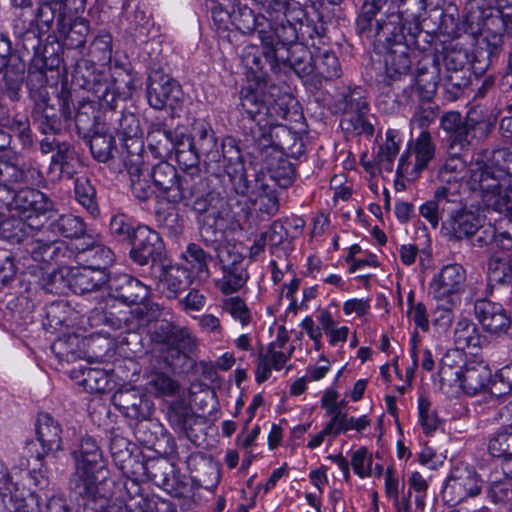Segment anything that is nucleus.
Segmentation results:
<instances>
[{
    "mask_svg": "<svg viewBox=\"0 0 512 512\" xmlns=\"http://www.w3.org/2000/svg\"><path fill=\"white\" fill-rule=\"evenodd\" d=\"M508 110L512 112V103ZM501 127L512 135V116L503 118ZM469 183L472 189L482 190L496 208L512 211V147L479 156L471 168Z\"/></svg>",
    "mask_w": 512,
    "mask_h": 512,
    "instance_id": "1",
    "label": "nucleus"
},
{
    "mask_svg": "<svg viewBox=\"0 0 512 512\" xmlns=\"http://www.w3.org/2000/svg\"><path fill=\"white\" fill-rule=\"evenodd\" d=\"M239 101V111L252 122L245 136L253 145L257 142L258 131L271 134V128L287 118L292 99L280 95L276 87L264 89L260 85H248L240 90Z\"/></svg>",
    "mask_w": 512,
    "mask_h": 512,
    "instance_id": "2",
    "label": "nucleus"
},
{
    "mask_svg": "<svg viewBox=\"0 0 512 512\" xmlns=\"http://www.w3.org/2000/svg\"><path fill=\"white\" fill-rule=\"evenodd\" d=\"M86 0H41L37 10L38 20L47 28L57 20L58 33L64 37L69 49L81 48L89 33L88 21L78 16L85 9Z\"/></svg>",
    "mask_w": 512,
    "mask_h": 512,
    "instance_id": "3",
    "label": "nucleus"
},
{
    "mask_svg": "<svg viewBox=\"0 0 512 512\" xmlns=\"http://www.w3.org/2000/svg\"><path fill=\"white\" fill-rule=\"evenodd\" d=\"M111 275L104 270H95L86 266L62 267L47 275L44 281V288L50 292L62 293L65 287H70L75 293L84 294L109 287Z\"/></svg>",
    "mask_w": 512,
    "mask_h": 512,
    "instance_id": "4",
    "label": "nucleus"
},
{
    "mask_svg": "<svg viewBox=\"0 0 512 512\" xmlns=\"http://www.w3.org/2000/svg\"><path fill=\"white\" fill-rule=\"evenodd\" d=\"M397 9L387 15L386 20H377L375 29L382 30L383 36L395 37V33L408 35L409 44H416L421 33L420 18L426 11V0H392Z\"/></svg>",
    "mask_w": 512,
    "mask_h": 512,
    "instance_id": "5",
    "label": "nucleus"
},
{
    "mask_svg": "<svg viewBox=\"0 0 512 512\" xmlns=\"http://www.w3.org/2000/svg\"><path fill=\"white\" fill-rule=\"evenodd\" d=\"M195 204L185 205L202 215L200 222V235L207 247H211L218 254L219 250L229 249L222 245L224 233L227 227L223 200L217 199L214 203L204 195L199 188L193 195Z\"/></svg>",
    "mask_w": 512,
    "mask_h": 512,
    "instance_id": "6",
    "label": "nucleus"
},
{
    "mask_svg": "<svg viewBox=\"0 0 512 512\" xmlns=\"http://www.w3.org/2000/svg\"><path fill=\"white\" fill-rule=\"evenodd\" d=\"M150 178L155 189L170 203H182L191 205L196 202L193 195L201 188V183L193 177H182L178 175L176 168L166 162L160 161L152 168H149Z\"/></svg>",
    "mask_w": 512,
    "mask_h": 512,
    "instance_id": "7",
    "label": "nucleus"
},
{
    "mask_svg": "<svg viewBox=\"0 0 512 512\" xmlns=\"http://www.w3.org/2000/svg\"><path fill=\"white\" fill-rule=\"evenodd\" d=\"M85 78L87 89L93 90L95 95L110 109H116L118 101L131 98L134 91L135 78L125 67L115 64L110 68V79H102L99 75L90 73Z\"/></svg>",
    "mask_w": 512,
    "mask_h": 512,
    "instance_id": "8",
    "label": "nucleus"
},
{
    "mask_svg": "<svg viewBox=\"0 0 512 512\" xmlns=\"http://www.w3.org/2000/svg\"><path fill=\"white\" fill-rule=\"evenodd\" d=\"M257 142L253 144V153L262 163L279 187L288 188L293 184L295 171L291 162L285 157L283 150L274 143L272 134L257 132Z\"/></svg>",
    "mask_w": 512,
    "mask_h": 512,
    "instance_id": "9",
    "label": "nucleus"
},
{
    "mask_svg": "<svg viewBox=\"0 0 512 512\" xmlns=\"http://www.w3.org/2000/svg\"><path fill=\"white\" fill-rule=\"evenodd\" d=\"M336 108L342 113L340 125L344 131L355 135H373L374 126L367 120L369 104L361 87L343 92L336 102Z\"/></svg>",
    "mask_w": 512,
    "mask_h": 512,
    "instance_id": "10",
    "label": "nucleus"
},
{
    "mask_svg": "<svg viewBox=\"0 0 512 512\" xmlns=\"http://www.w3.org/2000/svg\"><path fill=\"white\" fill-rule=\"evenodd\" d=\"M28 87L34 102L33 118L43 134H56L61 130V118L57 109L50 105L46 75L42 71L29 72Z\"/></svg>",
    "mask_w": 512,
    "mask_h": 512,
    "instance_id": "11",
    "label": "nucleus"
},
{
    "mask_svg": "<svg viewBox=\"0 0 512 512\" xmlns=\"http://www.w3.org/2000/svg\"><path fill=\"white\" fill-rule=\"evenodd\" d=\"M71 455L74 460V471L70 479H101L104 477L109 480L107 462L93 437H83L78 448Z\"/></svg>",
    "mask_w": 512,
    "mask_h": 512,
    "instance_id": "12",
    "label": "nucleus"
},
{
    "mask_svg": "<svg viewBox=\"0 0 512 512\" xmlns=\"http://www.w3.org/2000/svg\"><path fill=\"white\" fill-rule=\"evenodd\" d=\"M376 30V36L379 42L388 46V51L384 58L385 74L390 80H400L407 76L411 70V53L418 47L416 44H409L405 33H395V37L383 36L382 30Z\"/></svg>",
    "mask_w": 512,
    "mask_h": 512,
    "instance_id": "13",
    "label": "nucleus"
},
{
    "mask_svg": "<svg viewBox=\"0 0 512 512\" xmlns=\"http://www.w3.org/2000/svg\"><path fill=\"white\" fill-rule=\"evenodd\" d=\"M109 480L69 479V490L77 501L76 512H101L112 497L106 489Z\"/></svg>",
    "mask_w": 512,
    "mask_h": 512,
    "instance_id": "14",
    "label": "nucleus"
},
{
    "mask_svg": "<svg viewBox=\"0 0 512 512\" xmlns=\"http://www.w3.org/2000/svg\"><path fill=\"white\" fill-rule=\"evenodd\" d=\"M481 490L482 480L473 468L455 467L445 482L442 495L448 504L457 505L469 497L479 495Z\"/></svg>",
    "mask_w": 512,
    "mask_h": 512,
    "instance_id": "15",
    "label": "nucleus"
},
{
    "mask_svg": "<svg viewBox=\"0 0 512 512\" xmlns=\"http://www.w3.org/2000/svg\"><path fill=\"white\" fill-rule=\"evenodd\" d=\"M465 280L466 273L461 265H446L433 277L429 287L430 293L437 302L457 305Z\"/></svg>",
    "mask_w": 512,
    "mask_h": 512,
    "instance_id": "16",
    "label": "nucleus"
},
{
    "mask_svg": "<svg viewBox=\"0 0 512 512\" xmlns=\"http://www.w3.org/2000/svg\"><path fill=\"white\" fill-rule=\"evenodd\" d=\"M181 96V86L174 78L160 70L150 72L147 78L146 97L152 108L156 110H162L167 106L174 108Z\"/></svg>",
    "mask_w": 512,
    "mask_h": 512,
    "instance_id": "17",
    "label": "nucleus"
},
{
    "mask_svg": "<svg viewBox=\"0 0 512 512\" xmlns=\"http://www.w3.org/2000/svg\"><path fill=\"white\" fill-rule=\"evenodd\" d=\"M258 38L263 45L260 49L257 45H246L241 54L243 65L252 73L262 71L265 62H269L271 66L279 61L278 52L284 48L277 40V36L273 29H259Z\"/></svg>",
    "mask_w": 512,
    "mask_h": 512,
    "instance_id": "18",
    "label": "nucleus"
},
{
    "mask_svg": "<svg viewBox=\"0 0 512 512\" xmlns=\"http://www.w3.org/2000/svg\"><path fill=\"white\" fill-rule=\"evenodd\" d=\"M41 171L34 166H17L9 161L0 160V206L11 199L15 185L33 186L42 182Z\"/></svg>",
    "mask_w": 512,
    "mask_h": 512,
    "instance_id": "19",
    "label": "nucleus"
},
{
    "mask_svg": "<svg viewBox=\"0 0 512 512\" xmlns=\"http://www.w3.org/2000/svg\"><path fill=\"white\" fill-rule=\"evenodd\" d=\"M493 152L494 150L491 152L483 151L481 153H478L476 157L471 161L469 166H467L466 161L460 156V153H458V151L448 152L449 157L439 167L437 177L438 180L442 183V186L456 185L460 180L465 178L468 171L469 176L467 180V185L469 186L470 190L473 192H478L486 206L491 207L493 210L498 211L500 213H507V215L512 217V211L506 209L500 210L496 208L493 204H490V202L485 198V195L482 190L472 189L469 183L471 179V168L473 164L476 163L477 158L483 154H488L490 156Z\"/></svg>",
    "mask_w": 512,
    "mask_h": 512,
    "instance_id": "20",
    "label": "nucleus"
},
{
    "mask_svg": "<svg viewBox=\"0 0 512 512\" xmlns=\"http://www.w3.org/2000/svg\"><path fill=\"white\" fill-rule=\"evenodd\" d=\"M217 258L223 273L216 281L217 288L225 295L239 291L248 278L246 271L241 267L242 255L230 249H222L218 251Z\"/></svg>",
    "mask_w": 512,
    "mask_h": 512,
    "instance_id": "21",
    "label": "nucleus"
},
{
    "mask_svg": "<svg viewBox=\"0 0 512 512\" xmlns=\"http://www.w3.org/2000/svg\"><path fill=\"white\" fill-rule=\"evenodd\" d=\"M2 206L9 207L19 216L29 220L50 211L53 208V203L41 191L27 187L17 192L14 188L11 191V199Z\"/></svg>",
    "mask_w": 512,
    "mask_h": 512,
    "instance_id": "22",
    "label": "nucleus"
},
{
    "mask_svg": "<svg viewBox=\"0 0 512 512\" xmlns=\"http://www.w3.org/2000/svg\"><path fill=\"white\" fill-rule=\"evenodd\" d=\"M108 290L113 298L127 305H140L150 295L147 285L126 273L111 275Z\"/></svg>",
    "mask_w": 512,
    "mask_h": 512,
    "instance_id": "23",
    "label": "nucleus"
},
{
    "mask_svg": "<svg viewBox=\"0 0 512 512\" xmlns=\"http://www.w3.org/2000/svg\"><path fill=\"white\" fill-rule=\"evenodd\" d=\"M112 403L122 415L133 420L147 419L151 414L152 402L136 387L116 391Z\"/></svg>",
    "mask_w": 512,
    "mask_h": 512,
    "instance_id": "24",
    "label": "nucleus"
},
{
    "mask_svg": "<svg viewBox=\"0 0 512 512\" xmlns=\"http://www.w3.org/2000/svg\"><path fill=\"white\" fill-rule=\"evenodd\" d=\"M459 207L460 200L457 187L452 190L451 187L440 186L435 191L434 199L422 204L419 212L433 228H437L444 215L448 216V213Z\"/></svg>",
    "mask_w": 512,
    "mask_h": 512,
    "instance_id": "25",
    "label": "nucleus"
},
{
    "mask_svg": "<svg viewBox=\"0 0 512 512\" xmlns=\"http://www.w3.org/2000/svg\"><path fill=\"white\" fill-rule=\"evenodd\" d=\"M131 242V258L141 266L148 264L150 259L155 260L161 256L164 249L159 234L148 226H138Z\"/></svg>",
    "mask_w": 512,
    "mask_h": 512,
    "instance_id": "26",
    "label": "nucleus"
},
{
    "mask_svg": "<svg viewBox=\"0 0 512 512\" xmlns=\"http://www.w3.org/2000/svg\"><path fill=\"white\" fill-rule=\"evenodd\" d=\"M28 253L37 262H55L59 265L66 264L76 256L65 242L46 239L45 234L30 240Z\"/></svg>",
    "mask_w": 512,
    "mask_h": 512,
    "instance_id": "27",
    "label": "nucleus"
},
{
    "mask_svg": "<svg viewBox=\"0 0 512 512\" xmlns=\"http://www.w3.org/2000/svg\"><path fill=\"white\" fill-rule=\"evenodd\" d=\"M36 437L42 449L41 452L36 454V459L39 461H42L45 456L55 454L62 449V427L48 413H40L38 415Z\"/></svg>",
    "mask_w": 512,
    "mask_h": 512,
    "instance_id": "28",
    "label": "nucleus"
},
{
    "mask_svg": "<svg viewBox=\"0 0 512 512\" xmlns=\"http://www.w3.org/2000/svg\"><path fill=\"white\" fill-rule=\"evenodd\" d=\"M185 136L174 133L165 122H153L147 134L148 147L155 157L167 158L178 146H184Z\"/></svg>",
    "mask_w": 512,
    "mask_h": 512,
    "instance_id": "29",
    "label": "nucleus"
},
{
    "mask_svg": "<svg viewBox=\"0 0 512 512\" xmlns=\"http://www.w3.org/2000/svg\"><path fill=\"white\" fill-rule=\"evenodd\" d=\"M27 220L19 215L3 219L1 214L0 236L12 244L22 243L28 253L30 240L43 236L45 231Z\"/></svg>",
    "mask_w": 512,
    "mask_h": 512,
    "instance_id": "30",
    "label": "nucleus"
},
{
    "mask_svg": "<svg viewBox=\"0 0 512 512\" xmlns=\"http://www.w3.org/2000/svg\"><path fill=\"white\" fill-rule=\"evenodd\" d=\"M475 315L483 328L495 335L506 333L511 326V318L498 303L487 300L477 301L475 304Z\"/></svg>",
    "mask_w": 512,
    "mask_h": 512,
    "instance_id": "31",
    "label": "nucleus"
},
{
    "mask_svg": "<svg viewBox=\"0 0 512 512\" xmlns=\"http://www.w3.org/2000/svg\"><path fill=\"white\" fill-rule=\"evenodd\" d=\"M482 226V219L472 211L462 208L453 209L443 220V229L446 234L455 239H463L472 236Z\"/></svg>",
    "mask_w": 512,
    "mask_h": 512,
    "instance_id": "32",
    "label": "nucleus"
},
{
    "mask_svg": "<svg viewBox=\"0 0 512 512\" xmlns=\"http://www.w3.org/2000/svg\"><path fill=\"white\" fill-rule=\"evenodd\" d=\"M232 26L244 34L256 32L259 29H273L269 20L263 15H255L251 8L240 2L232 4Z\"/></svg>",
    "mask_w": 512,
    "mask_h": 512,
    "instance_id": "33",
    "label": "nucleus"
},
{
    "mask_svg": "<svg viewBox=\"0 0 512 512\" xmlns=\"http://www.w3.org/2000/svg\"><path fill=\"white\" fill-rule=\"evenodd\" d=\"M58 101L62 117L65 120H71L74 118L78 129L86 130L94 123V108L91 102L81 103L77 111L74 113L71 108V93L64 87L61 88L58 95Z\"/></svg>",
    "mask_w": 512,
    "mask_h": 512,
    "instance_id": "34",
    "label": "nucleus"
},
{
    "mask_svg": "<svg viewBox=\"0 0 512 512\" xmlns=\"http://www.w3.org/2000/svg\"><path fill=\"white\" fill-rule=\"evenodd\" d=\"M491 382V371L483 363L467 364L463 367L460 387L464 393L473 396L486 390Z\"/></svg>",
    "mask_w": 512,
    "mask_h": 512,
    "instance_id": "35",
    "label": "nucleus"
},
{
    "mask_svg": "<svg viewBox=\"0 0 512 512\" xmlns=\"http://www.w3.org/2000/svg\"><path fill=\"white\" fill-rule=\"evenodd\" d=\"M131 192L140 201L150 199L155 193V187L150 184L149 167L138 157L128 165Z\"/></svg>",
    "mask_w": 512,
    "mask_h": 512,
    "instance_id": "36",
    "label": "nucleus"
},
{
    "mask_svg": "<svg viewBox=\"0 0 512 512\" xmlns=\"http://www.w3.org/2000/svg\"><path fill=\"white\" fill-rule=\"evenodd\" d=\"M191 283L190 272L180 266H171L162 270L159 285L168 299H175Z\"/></svg>",
    "mask_w": 512,
    "mask_h": 512,
    "instance_id": "37",
    "label": "nucleus"
},
{
    "mask_svg": "<svg viewBox=\"0 0 512 512\" xmlns=\"http://www.w3.org/2000/svg\"><path fill=\"white\" fill-rule=\"evenodd\" d=\"M75 260L78 264L95 270L107 271L114 262V253L103 244L94 243L76 253Z\"/></svg>",
    "mask_w": 512,
    "mask_h": 512,
    "instance_id": "38",
    "label": "nucleus"
},
{
    "mask_svg": "<svg viewBox=\"0 0 512 512\" xmlns=\"http://www.w3.org/2000/svg\"><path fill=\"white\" fill-rule=\"evenodd\" d=\"M231 190L237 194L248 199L253 197L259 189H263L264 179L261 176L255 175L254 179H248L245 166H236L225 171Z\"/></svg>",
    "mask_w": 512,
    "mask_h": 512,
    "instance_id": "39",
    "label": "nucleus"
},
{
    "mask_svg": "<svg viewBox=\"0 0 512 512\" xmlns=\"http://www.w3.org/2000/svg\"><path fill=\"white\" fill-rule=\"evenodd\" d=\"M263 233L266 234L270 253L276 258H284L285 270L291 271L293 264L286 259L289 251L291 250L290 242L288 240V230L284 227L281 221L276 220L270 225L269 230Z\"/></svg>",
    "mask_w": 512,
    "mask_h": 512,
    "instance_id": "40",
    "label": "nucleus"
},
{
    "mask_svg": "<svg viewBox=\"0 0 512 512\" xmlns=\"http://www.w3.org/2000/svg\"><path fill=\"white\" fill-rule=\"evenodd\" d=\"M163 335L160 341L175 347L178 351L192 352L196 347V338L186 327L165 322L160 327Z\"/></svg>",
    "mask_w": 512,
    "mask_h": 512,
    "instance_id": "41",
    "label": "nucleus"
},
{
    "mask_svg": "<svg viewBox=\"0 0 512 512\" xmlns=\"http://www.w3.org/2000/svg\"><path fill=\"white\" fill-rule=\"evenodd\" d=\"M85 341L76 334L57 338L51 345V351L59 361L74 362L85 354Z\"/></svg>",
    "mask_w": 512,
    "mask_h": 512,
    "instance_id": "42",
    "label": "nucleus"
},
{
    "mask_svg": "<svg viewBox=\"0 0 512 512\" xmlns=\"http://www.w3.org/2000/svg\"><path fill=\"white\" fill-rule=\"evenodd\" d=\"M173 153H175L177 162L184 171L182 177H193L195 181L201 183V191H203V180L199 167L200 155L191 143L190 138L185 136L184 146H178Z\"/></svg>",
    "mask_w": 512,
    "mask_h": 512,
    "instance_id": "43",
    "label": "nucleus"
},
{
    "mask_svg": "<svg viewBox=\"0 0 512 512\" xmlns=\"http://www.w3.org/2000/svg\"><path fill=\"white\" fill-rule=\"evenodd\" d=\"M47 229L57 236L80 238L85 234L86 224L79 216L62 214L51 218Z\"/></svg>",
    "mask_w": 512,
    "mask_h": 512,
    "instance_id": "44",
    "label": "nucleus"
},
{
    "mask_svg": "<svg viewBox=\"0 0 512 512\" xmlns=\"http://www.w3.org/2000/svg\"><path fill=\"white\" fill-rule=\"evenodd\" d=\"M484 342L485 339L479 333L476 324L471 320L461 319L456 323L454 343L458 350L480 349Z\"/></svg>",
    "mask_w": 512,
    "mask_h": 512,
    "instance_id": "45",
    "label": "nucleus"
},
{
    "mask_svg": "<svg viewBox=\"0 0 512 512\" xmlns=\"http://www.w3.org/2000/svg\"><path fill=\"white\" fill-rule=\"evenodd\" d=\"M415 163L412 166L414 177L427 168L429 162L435 157L436 146L428 131H422L413 143Z\"/></svg>",
    "mask_w": 512,
    "mask_h": 512,
    "instance_id": "46",
    "label": "nucleus"
},
{
    "mask_svg": "<svg viewBox=\"0 0 512 512\" xmlns=\"http://www.w3.org/2000/svg\"><path fill=\"white\" fill-rule=\"evenodd\" d=\"M315 56L306 46L296 44L288 50L286 61L299 77L313 74Z\"/></svg>",
    "mask_w": 512,
    "mask_h": 512,
    "instance_id": "47",
    "label": "nucleus"
},
{
    "mask_svg": "<svg viewBox=\"0 0 512 512\" xmlns=\"http://www.w3.org/2000/svg\"><path fill=\"white\" fill-rule=\"evenodd\" d=\"M464 125L472 137L478 141L484 139L490 133L493 122L486 111L480 107H473L467 112Z\"/></svg>",
    "mask_w": 512,
    "mask_h": 512,
    "instance_id": "48",
    "label": "nucleus"
},
{
    "mask_svg": "<svg viewBox=\"0 0 512 512\" xmlns=\"http://www.w3.org/2000/svg\"><path fill=\"white\" fill-rule=\"evenodd\" d=\"M75 198L93 217L99 214L96 189L86 176L77 177L74 188Z\"/></svg>",
    "mask_w": 512,
    "mask_h": 512,
    "instance_id": "49",
    "label": "nucleus"
},
{
    "mask_svg": "<svg viewBox=\"0 0 512 512\" xmlns=\"http://www.w3.org/2000/svg\"><path fill=\"white\" fill-rule=\"evenodd\" d=\"M512 278V265L505 255H493L487 267V279L490 286L508 283Z\"/></svg>",
    "mask_w": 512,
    "mask_h": 512,
    "instance_id": "50",
    "label": "nucleus"
},
{
    "mask_svg": "<svg viewBox=\"0 0 512 512\" xmlns=\"http://www.w3.org/2000/svg\"><path fill=\"white\" fill-rule=\"evenodd\" d=\"M249 200L255 205L263 219H269L279 211V199L276 192L263 182V189H259Z\"/></svg>",
    "mask_w": 512,
    "mask_h": 512,
    "instance_id": "51",
    "label": "nucleus"
},
{
    "mask_svg": "<svg viewBox=\"0 0 512 512\" xmlns=\"http://www.w3.org/2000/svg\"><path fill=\"white\" fill-rule=\"evenodd\" d=\"M147 388L157 397L174 396L179 390V383L164 372L153 371L147 377Z\"/></svg>",
    "mask_w": 512,
    "mask_h": 512,
    "instance_id": "52",
    "label": "nucleus"
},
{
    "mask_svg": "<svg viewBox=\"0 0 512 512\" xmlns=\"http://www.w3.org/2000/svg\"><path fill=\"white\" fill-rule=\"evenodd\" d=\"M313 74L327 80L339 78L342 69L334 53L324 51L315 56Z\"/></svg>",
    "mask_w": 512,
    "mask_h": 512,
    "instance_id": "53",
    "label": "nucleus"
},
{
    "mask_svg": "<svg viewBox=\"0 0 512 512\" xmlns=\"http://www.w3.org/2000/svg\"><path fill=\"white\" fill-rule=\"evenodd\" d=\"M454 362L453 354L450 353L445 354L440 362L438 375L442 388L460 387L463 367L455 365Z\"/></svg>",
    "mask_w": 512,
    "mask_h": 512,
    "instance_id": "54",
    "label": "nucleus"
},
{
    "mask_svg": "<svg viewBox=\"0 0 512 512\" xmlns=\"http://www.w3.org/2000/svg\"><path fill=\"white\" fill-rule=\"evenodd\" d=\"M184 260L198 275L210 276L208 264L212 260V256L196 243L188 244L183 253Z\"/></svg>",
    "mask_w": 512,
    "mask_h": 512,
    "instance_id": "55",
    "label": "nucleus"
},
{
    "mask_svg": "<svg viewBox=\"0 0 512 512\" xmlns=\"http://www.w3.org/2000/svg\"><path fill=\"white\" fill-rule=\"evenodd\" d=\"M329 422L332 423L334 437L341 433H347L350 430L362 432L370 425V420L367 416H361L359 418L349 417L348 414L343 411L337 412L336 415L331 417Z\"/></svg>",
    "mask_w": 512,
    "mask_h": 512,
    "instance_id": "56",
    "label": "nucleus"
},
{
    "mask_svg": "<svg viewBox=\"0 0 512 512\" xmlns=\"http://www.w3.org/2000/svg\"><path fill=\"white\" fill-rule=\"evenodd\" d=\"M110 452L115 465L127 475L132 462H135L131 451L129 450V441L121 436H114L110 442Z\"/></svg>",
    "mask_w": 512,
    "mask_h": 512,
    "instance_id": "57",
    "label": "nucleus"
},
{
    "mask_svg": "<svg viewBox=\"0 0 512 512\" xmlns=\"http://www.w3.org/2000/svg\"><path fill=\"white\" fill-rule=\"evenodd\" d=\"M489 453L493 457L512 455V423L497 431L489 440Z\"/></svg>",
    "mask_w": 512,
    "mask_h": 512,
    "instance_id": "58",
    "label": "nucleus"
},
{
    "mask_svg": "<svg viewBox=\"0 0 512 512\" xmlns=\"http://www.w3.org/2000/svg\"><path fill=\"white\" fill-rule=\"evenodd\" d=\"M52 163L59 166L62 174L72 177L78 157L73 147L66 142L58 143L56 153L52 156Z\"/></svg>",
    "mask_w": 512,
    "mask_h": 512,
    "instance_id": "59",
    "label": "nucleus"
},
{
    "mask_svg": "<svg viewBox=\"0 0 512 512\" xmlns=\"http://www.w3.org/2000/svg\"><path fill=\"white\" fill-rule=\"evenodd\" d=\"M221 308L234 320L239 321L243 327L247 326L252 320L250 309L245 301L238 296L223 299Z\"/></svg>",
    "mask_w": 512,
    "mask_h": 512,
    "instance_id": "60",
    "label": "nucleus"
},
{
    "mask_svg": "<svg viewBox=\"0 0 512 512\" xmlns=\"http://www.w3.org/2000/svg\"><path fill=\"white\" fill-rule=\"evenodd\" d=\"M167 418L177 433H186L189 422L192 419V411L184 403L174 402L168 409Z\"/></svg>",
    "mask_w": 512,
    "mask_h": 512,
    "instance_id": "61",
    "label": "nucleus"
},
{
    "mask_svg": "<svg viewBox=\"0 0 512 512\" xmlns=\"http://www.w3.org/2000/svg\"><path fill=\"white\" fill-rule=\"evenodd\" d=\"M444 82L446 91L450 95L449 99L456 100L469 84V71L466 68L447 71L444 75Z\"/></svg>",
    "mask_w": 512,
    "mask_h": 512,
    "instance_id": "62",
    "label": "nucleus"
},
{
    "mask_svg": "<svg viewBox=\"0 0 512 512\" xmlns=\"http://www.w3.org/2000/svg\"><path fill=\"white\" fill-rule=\"evenodd\" d=\"M418 416L419 423L426 434L433 433L440 425V419L432 409L431 402L422 395L418 398Z\"/></svg>",
    "mask_w": 512,
    "mask_h": 512,
    "instance_id": "63",
    "label": "nucleus"
},
{
    "mask_svg": "<svg viewBox=\"0 0 512 512\" xmlns=\"http://www.w3.org/2000/svg\"><path fill=\"white\" fill-rule=\"evenodd\" d=\"M114 139L110 135L96 134L90 139V150L99 162H107L112 157Z\"/></svg>",
    "mask_w": 512,
    "mask_h": 512,
    "instance_id": "64",
    "label": "nucleus"
}]
</instances>
